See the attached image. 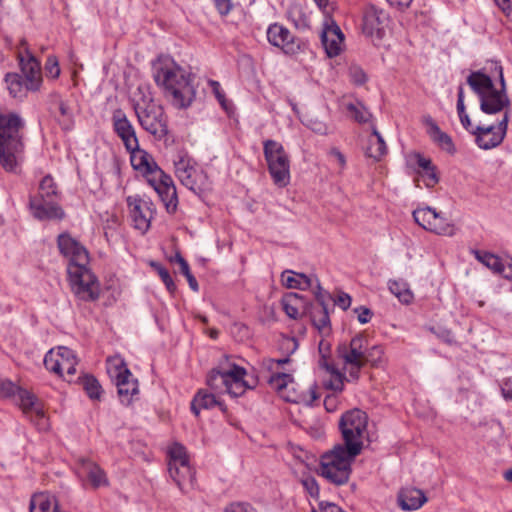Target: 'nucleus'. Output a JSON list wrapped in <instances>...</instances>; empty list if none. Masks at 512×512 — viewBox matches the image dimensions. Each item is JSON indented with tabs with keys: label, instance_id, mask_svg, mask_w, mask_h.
Returning a JSON list of instances; mask_svg holds the SVG:
<instances>
[{
	"label": "nucleus",
	"instance_id": "obj_12",
	"mask_svg": "<svg viewBox=\"0 0 512 512\" xmlns=\"http://www.w3.org/2000/svg\"><path fill=\"white\" fill-rule=\"evenodd\" d=\"M168 472L182 492H187L194 485L195 472L192 469L186 449L174 443L168 450Z\"/></svg>",
	"mask_w": 512,
	"mask_h": 512
},
{
	"label": "nucleus",
	"instance_id": "obj_1",
	"mask_svg": "<svg viewBox=\"0 0 512 512\" xmlns=\"http://www.w3.org/2000/svg\"><path fill=\"white\" fill-rule=\"evenodd\" d=\"M500 89H496L492 79L482 72H472L467 83L480 99V109L486 114H495L504 110L497 126H475L472 134L479 148L488 150L500 145L506 135L510 111V100L506 93V83L502 67H499Z\"/></svg>",
	"mask_w": 512,
	"mask_h": 512
},
{
	"label": "nucleus",
	"instance_id": "obj_64",
	"mask_svg": "<svg viewBox=\"0 0 512 512\" xmlns=\"http://www.w3.org/2000/svg\"><path fill=\"white\" fill-rule=\"evenodd\" d=\"M185 277L188 281L189 287L193 291L197 292L199 290V286H198V282H197L196 278L192 275V273L185 275Z\"/></svg>",
	"mask_w": 512,
	"mask_h": 512
},
{
	"label": "nucleus",
	"instance_id": "obj_23",
	"mask_svg": "<svg viewBox=\"0 0 512 512\" xmlns=\"http://www.w3.org/2000/svg\"><path fill=\"white\" fill-rule=\"evenodd\" d=\"M389 23V16L375 5H368L363 16V32L370 37L381 39Z\"/></svg>",
	"mask_w": 512,
	"mask_h": 512
},
{
	"label": "nucleus",
	"instance_id": "obj_46",
	"mask_svg": "<svg viewBox=\"0 0 512 512\" xmlns=\"http://www.w3.org/2000/svg\"><path fill=\"white\" fill-rule=\"evenodd\" d=\"M315 282H316V286H315L316 290L314 291V295H315L316 301L318 302V305H319L317 308H328L329 302L332 300V297L327 291H324L322 289L317 278H315Z\"/></svg>",
	"mask_w": 512,
	"mask_h": 512
},
{
	"label": "nucleus",
	"instance_id": "obj_5",
	"mask_svg": "<svg viewBox=\"0 0 512 512\" xmlns=\"http://www.w3.org/2000/svg\"><path fill=\"white\" fill-rule=\"evenodd\" d=\"M246 374L247 371L244 367L232 362L229 356H224L218 365L208 373L206 383L216 392L239 397L251 388L244 379Z\"/></svg>",
	"mask_w": 512,
	"mask_h": 512
},
{
	"label": "nucleus",
	"instance_id": "obj_4",
	"mask_svg": "<svg viewBox=\"0 0 512 512\" xmlns=\"http://www.w3.org/2000/svg\"><path fill=\"white\" fill-rule=\"evenodd\" d=\"M17 60L24 76V81L18 73H8L5 76L9 93L14 98L22 97L25 90L38 91L42 84L40 62L29 50L25 39H21L19 43Z\"/></svg>",
	"mask_w": 512,
	"mask_h": 512
},
{
	"label": "nucleus",
	"instance_id": "obj_19",
	"mask_svg": "<svg viewBox=\"0 0 512 512\" xmlns=\"http://www.w3.org/2000/svg\"><path fill=\"white\" fill-rule=\"evenodd\" d=\"M150 184L158 193L168 213H174L177 209V191L171 176L165 174L161 169L149 179Z\"/></svg>",
	"mask_w": 512,
	"mask_h": 512
},
{
	"label": "nucleus",
	"instance_id": "obj_6",
	"mask_svg": "<svg viewBox=\"0 0 512 512\" xmlns=\"http://www.w3.org/2000/svg\"><path fill=\"white\" fill-rule=\"evenodd\" d=\"M359 454H353L342 444L335 445L320 458V474L330 483L343 485L348 482L351 465Z\"/></svg>",
	"mask_w": 512,
	"mask_h": 512
},
{
	"label": "nucleus",
	"instance_id": "obj_56",
	"mask_svg": "<svg viewBox=\"0 0 512 512\" xmlns=\"http://www.w3.org/2000/svg\"><path fill=\"white\" fill-rule=\"evenodd\" d=\"M413 158L415 159L418 167L421 169L420 171L427 170V169L434 167L431 160L429 158L423 157L420 153H415L413 155Z\"/></svg>",
	"mask_w": 512,
	"mask_h": 512
},
{
	"label": "nucleus",
	"instance_id": "obj_20",
	"mask_svg": "<svg viewBox=\"0 0 512 512\" xmlns=\"http://www.w3.org/2000/svg\"><path fill=\"white\" fill-rule=\"evenodd\" d=\"M322 46L329 58L338 56L343 50L344 34L335 20L329 15L325 16L320 35Z\"/></svg>",
	"mask_w": 512,
	"mask_h": 512
},
{
	"label": "nucleus",
	"instance_id": "obj_31",
	"mask_svg": "<svg viewBox=\"0 0 512 512\" xmlns=\"http://www.w3.org/2000/svg\"><path fill=\"white\" fill-rule=\"evenodd\" d=\"M25 414H35L39 419H44V412L36 404V397L26 389L19 388L13 399Z\"/></svg>",
	"mask_w": 512,
	"mask_h": 512
},
{
	"label": "nucleus",
	"instance_id": "obj_41",
	"mask_svg": "<svg viewBox=\"0 0 512 512\" xmlns=\"http://www.w3.org/2000/svg\"><path fill=\"white\" fill-rule=\"evenodd\" d=\"M457 112L463 127L472 133L475 130V127L472 125L469 115L466 113L465 105H464V91L463 87L459 86L458 88V99H457Z\"/></svg>",
	"mask_w": 512,
	"mask_h": 512
},
{
	"label": "nucleus",
	"instance_id": "obj_13",
	"mask_svg": "<svg viewBox=\"0 0 512 512\" xmlns=\"http://www.w3.org/2000/svg\"><path fill=\"white\" fill-rule=\"evenodd\" d=\"M263 152L273 182L278 187H286L290 182V160L281 143L266 140Z\"/></svg>",
	"mask_w": 512,
	"mask_h": 512
},
{
	"label": "nucleus",
	"instance_id": "obj_30",
	"mask_svg": "<svg viewBox=\"0 0 512 512\" xmlns=\"http://www.w3.org/2000/svg\"><path fill=\"white\" fill-rule=\"evenodd\" d=\"M281 304L286 315L296 320L301 317L306 301L302 295L290 292L283 296Z\"/></svg>",
	"mask_w": 512,
	"mask_h": 512
},
{
	"label": "nucleus",
	"instance_id": "obj_49",
	"mask_svg": "<svg viewBox=\"0 0 512 512\" xmlns=\"http://www.w3.org/2000/svg\"><path fill=\"white\" fill-rule=\"evenodd\" d=\"M46 76L56 79L60 75L59 62L56 56H49L45 63Z\"/></svg>",
	"mask_w": 512,
	"mask_h": 512
},
{
	"label": "nucleus",
	"instance_id": "obj_38",
	"mask_svg": "<svg viewBox=\"0 0 512 512\" xmlns=\"http://www.w3.org/2000/svg\"><path fill=\"white\" fill-rule=\"evenodd\" d=\"M303 125L312 130L314 133L319 135H327L328 134V126L327 124L320 120L313 113H306L300 118Z\"/></svg>",
	"mask_w": 512,
	"mask_h": 512
},
{
	"label": "nucleus",
	"instance_id": "obj_33",
	"mask_svg": "<svg viewBox=\"0 0 512 512\" xmlns=\"http://www.w3.org/2000/svg\"><path fill=\"white\" fill-rule=\"evenodd\" d=\"M387 153L386 143L375 126L372 127V134L368 139L366 156L380 161Z\"/></svg>",
	"mask_w": 512,
	"mask_h": 512
},
{
	"label": "nucleus",
	"instance_id": "obj_14",
	"mask_svg": "<svg viewBox=\"0 0 512 512\" xmlns=\"http://www.w3.org/2000/svg\"><path fill=\"white\" fill-rule=\"evenodd\" d=\"M68 279L73 295L79 301L94 302L100 297V284L97 277L87 266L72 267Z\"/></svg>",
	"mask_w": 512,
	"mask_h": 512
},
{
	"label": "nucleus",
	"instance_id": "obj_52",
	"mask_svg": "<svg viewBox=\"0 0 512 512\" xmlns=\"http://www.w3.org/2000/svg\"><path fill=\"white\" fill-rule=\"evenodd\" d=\"M351 80L358 85H362L366 82L367 77L364 71L357 66L351 67L349 70Z\"/></svg>",
	"mask_w": 512,
	"mask_h": 512
},
{
	"label": "nucleus",
	"instance_id": "obj_44",
	"mask_svg": "<svg viewBox=\"0 0 512 512\" xmlns=\"http://www.w3.org/2000/svg\"><path fill=\"white\" fill-rule=\"evenodd\" d=\"M347 110L351 113V116L359 123H366L370 120V112L361 103H349Z\"/></svg>",
	"mask_w": 512,
	"mask_h": 512
},
{
	"label": "nucleus",
	"instance_id": "obj_59",
	"mask_svg": "<svg viewBox=\"0 0 512 512\" xmlns=\"http://www.w3.org/2000/svg\"><path fill=\"white\" fill-rule=\"evenodd\" d=\"M358 313V320L360 323H368L371 319L372 312L366 307H360L355 310Z\"/></svg>",
	"mask_w": 512,
	"mask_h": 512
},
{
	"label": "nucleus",
	"instance_id": "obj_51",
	"mask_svg": "<svg viewBox=\"0 0 512 512\" xmlns=\"http://www.w3.org/2000/svg\"><path fill=\"white\" fill-rule=\"evenodd\" d=\"M209 85L212 88V91L220 105L226 109V97L223 90L221 89L220 83L215 80H210Z\"/></svg>",
	"mask_w": 512,
	"mask_h": 512
},
{
	"label": "nucleus",
	"instance_id": "obj_55",
	"mask_svg": "<svg viewBox=\"0 0 512 512\" xmlns=\"http://www.w3.org/2000/svg\"><path fill=\"white\" fill-rule=\"evenodd\" d=\"M330 157L334 158L339 168L343 170L346 166V158L344 154L338 148H332L329 151Z\"/></svg>",
	"mask_w": 512,
	"mask_h": 512
},
{
	"label": "nucleus",
	"instance_id": "obj_36",
	"mask_svg": "<svg viewBox=\"0 0 512 512\" xmlns=\"http://www.w3.org/2000/svg\"><path fill=\"white\" fill-rule=\"evenodd\" d=\"M388 288L390 292L403 304H410L414 299V294L411 291L409 284L403 279L389 280Z\"/></svg>",
	"mask_w": 512,
	"mask_h": 512
},
{
	"label": "nucleus",
	"instance_id": "obj_25",
	"mask_svg": "<svg viewBox=\"0 0 512 512\" xmlns=\"http://www.w3.org/2000/svg\"><path fill=\"white\" fill-rule=\"evenodd\" d=\"M113 129L117 136L122 140L126 150L135 149L139 144L135 129L128 120L125 113L118 109L114 111L112 116Z\"/></svg>",
	"mask_w": 512,
	"mask_h": 512
},
{
	"label": "nucleus",
	"instance_id": "obj_48",
	"mask_svg": "<svg viewBox=\"0 0 512 512\" xmlns=\"http://www.w3.org/2000/svg\"><path fill=\"white\" fill-rule=\"evenodd\" d=\"M301 484L305 491L312 497L317 499L319 497V486L314 477L306 476L301 479Z\"/></svg>",
	"mask_w": 512,
	"mask_h": 512
},
{
	"label": "nucleus",
	"instance_id": "obj_43",
	"mask_svg": "<svg viewBox=\"0 0 512 512\" xmlns=\"http://www.w3.org/2000/svg\"><path fill=\"white\" fill-rule=\"evenodd\" d=\"M383 348L379 345H374L371 348H368V343L366 344V351L364 352V366L367 363H370L372 366H377L382 362L383 358Z\"/></svg>",
	"mask_w": 512,
	"mask_h": 512
},
{
	"label": "nucleus",
	"instance_id": "obj_28",
	"mask_svg": "<svg viewBox=\"0 0 512 512\" xmlns=\"http://www.w3.org/2000/svg\"><path fill=\"white\" fill-rule=\"evenodd\" d=\"M398 504L404 511H414L427 502L425 493L414 487L402 488L398 493Z\"/></svg>",
	"mask_w": 512,
	"mask_h": 512
},
{
	"label": "nucleus",
	"instance_id": "obj_34",
	"mask_svg": "<svg viewBox=\"0 0 512 512\" xmlns=\"http://www.w3.org/2000/svg\"><path fill=\"white\" fill-rule=\"evenodd\" d=\"M471 253L480 263L485 265L494 273L499 275L500 273H504L505 265L502 263L501 259L497 255L476 249L471 250Z\"/></svg>",
	"mask_w": 512,
	"mask_h": 512
},
{
	"label": "nucleus",
	"instance_id": "obj_27",
	"mask_svg": "<svg viewBox=\"0 0 512 512\" xmlns=\"http://www.w3.org/2000/svg\"><path fill=\"white\" fill-rule=\"evenodd\" d=\"M130 154V161L132 167L143 173L144 175H153L157 171H159V167L154 161L153 157L146 152L145 150L141 149L139 144L136 145V148L127 150Z\"/></svg>",
	"mask_w": 512,
	"mask_h": 512
},
{
	"label": "nucleus",
	"instance_id": "obj_60",
	"mask_svg": "<svg viewBox=\"0 0 512 512\" xmlns=\"http://www.w3.org/2000/svg\"><path fill=\"white\" fill-rule=\"evenodd\" d=\"M501 391L506 400H512V377L503 382Z\"/></svg>",
	"mask_w": 512,
	"mask_h": 512
},
{
	"label": "nucleus",
	"instance_id": "obj_22",
	"mask_svg": "<svg viewBox=\"0 0 512 512\" xmlns=\"http://www.w3.org/2000/svg\"><path fill=\"white\" fill-rule=\"evenodd\" d=\"M269 43L280 48L285 54H296L301 50L302 41L295 38L284 26L274 23L267 29Z\"/></svg>",
	"mask_w": 512,
	"mask_h": 512
},
{
	"label": "nucleus",
	"instance_id": "obj_58",
	"mask_svg": "<svg viewBox=\"0 0 512 512\" xmlns=\"http://www.w3.org/2000/svg\"><path fill=\"white\" fill-rule=\"evenodd\" d=\"M334 303L341 307L343 310H346L351 305V297L346 293H341L338 295Z\"/></svg>",
	"mask_w": 512,
	"mask_h": 512
},
{
	"label": "nucleus",
	"instance_id": "obj_16",
	"mask_svg": "<svg viewBox=\"0 0 512 512\" xmlns=\"http://www.w3.org/2000/svg\"><path fill=\"white\" fill-rule=\"evenodd\" d=\"M78 361L74 351L68 347H58L51 349L44 357V365L47 370L63 377L66 373L71 381V377L76 373Z\"/></svg>",
	"mask_w": 512,
	"mask_h": 512
},
{
	"label": "nucleus",
	"instance_id": "obj_45",
	"mask_svg": "<svg viewBox=\"0 0 512 512\" xmlns=\"http://www.w3.org/2000/svg\"><path fill=\"white\" fill-rule=\"evenodd\" d=\"M418 177L421 178L427 188L434 187L439 181L435 166L427 170L418 171Z\"/></svg>",
	"mask_w": 512,
	"mask_h": 512
},
{
	"label": "nucleus",
	"instance_id": "obj_53",
	"mask_svg": "<svg viewBox=\"0 0 512 512\" xmlns=\"http://www.w3.org/2000/svg\"><path fill=\"white\" fill-rule=\"evenodd\" d=\"M312 512H346V511L342 510L335 503L321 501L318 504V508L313 509Z\"/></svg>",
	"mask_w": 512,
	"mask_h": 512
},
{
	"label": "nucleus",
	"instance_id": "obj_61",
	"mask_svg": "<svg viewBox=\"0 0 512 512\" xmlns=\"http://www.w3.org/2000/svg\"><path fill=\"white\" fill-rule=\"evenodd\" d=\"M175 262L179 265L180 272L184 276L191 273L188 262L180 254L175 255Z\"/></svg>",
	"mask_w": 512,
	"mask_h": 512
},
{
	"label": "nucleus",
	"instance_id": "obj_29",
	"mask_svg": "<svg viewBox=\"0 0 512 512\" xmlns=\"http://www.w3.org/2000/svg\"><path fill=\"white\" fill-rule=\"evenodd\" d=\"M216 406H218L223 413L227 410L226 405L219 401L214 394L199 390L191 402V411L198 416L201 409H211Z\"/></svg>",
	"mask_w": 512,
	"mask_h": 512
},
{
	"label": "nucleus",
	"instance_id": "obj_18",
	"mask_svg": "<svg viewBox=\"0 0 512 512\" xmlns=\"http://www.w3.org/2000/svg\"><path fill=\"white\" fill-rule=\"evenodd\" d=\"M57 244L60 253L68 261L67 272L71 271L72 267L89 265L90 257L87 249L69 234H60L57 239Z\"/></svg>",
	"mask_w": 512,
	"mask_h": 512
},
{
	"label": "nucleus",
	"instance_id": "obj_39",
	"mask_svg": "<svg viewBox=\"0 0 512 512\" xmlns=\"http://www.w3.org/2000/svg\"><path fill=\"white\" fill-rule=\"evenodd\" d=\"M83 389L92 400H100L103 390L99 381L92 375H85L81 380Z\"/></svg>",
	"mask_w": 512,
	"mask_h": 512
},
{
	"label": "nucleus",
	"instance_id": "obj_50",
	"mask_svg": "<svg viewBox=\"0 0 512 512\" xmlns=\"http://www.w3.org/2000/svg\"><path fill=\"white\" fill-rule=\"evenodd\" d=\"M19 386L14 384L12 381L6 380L0 383V396L1 397H12L14 399L15 395L19 390Z\"/></svg>",
	"mask_w": 512,
	"mask_h": 512
},
{
	"label": "nucleus",
	"instance_id": "obj_63",
	"mask_svg": "<svg viewBox=\"0 0 512 512\" xmlns=\"http://www.w3.org/2000/svg\"><path fill=\"white\" fill-rule=\"evenodd\" d=\"M288 362H289V358H283V359H279V360L265 359L263 363L267 368L271 369L274 364L282 365V364H285Z\"/></svg>",
	"mask_w": 512,
	"mask_h": 512
},
{
	"label": "nucleus",
	"instance_id": "obj_24",
	"mask_svg": "<svg viewBox=\"0 0 512 512\" xmlns=\"http://www.w3.org/2000/svg\"><path fill=\"white\" fill-rule=\"evenodd\" d=\"M76 472L79 478L87 480L94 489L109 484L105 471L90 459L79 458L77 460Z\"/></svg>",
	"mask_w": 512,
	"mask_h": 512
},
{
	"label": "nucleus",
	"instance_id": "obj_8",
	"mask_svg": "<svg viewBox=\"0 0 512 512\" xmlns=\"http://www.w3.org/2000/svg\"><path fill=\"white\" fill-rule=\"evenodd\" d=\"M368 416L360 409H352L345 412L339 421V429L344 447L351 450L353 454H360L363 449V442L367 435Z\"/></svg>",
	"mask_w": 512,
	"mask_h": 512
},
{
	"label": "nucleus",
	"instance_id": "obj_37",
	"mask_svg": "<svg viewBox=\"0 0 512 512\" xmlns=\"http://www.w3.org/2000/svg\"><path fill=\"white\" fill-rule=\"evenodd\" d=\"M311 320L314 327L323 336L330 333V318L328 308H313L311 312Z\"/></svg>",
	"mask_w": 512,
	"mask_h": 512
},
{
	"label": "nucleus",
	"instance_id": "obj_40",
	"mask_svg": "<svg viewBox=\"0 0 512 512\" xmlns=\"http://www.w3.org/2000/svg\"><path fill=\"white\" fill-rule=\"evenodd\" d=\"M288 17L297 29L309 28V18L300 6H292L288 11Z\"/></svg>",
	"mask_w": 512,
	"mask_h": 512
},
{
	"label": "nucleus",
	"instance_id": "obj_3",
	"mask_svg": "<svg viewBox=\"0 0 512 512\" xmlns=\"http://www.w3.org/2000/svg\"><path fill=\"white\" fill-rule=\"evenodd\" d=\"M24 125V120L18 114L0 111V165L6 171H15L21 159Z\"/></svg>",
	"mask_w": 512,
	"mask_h": 512
},
{
	"label": "nucleus",
	"instance_id": "obj_21",
	"mask_svg": "<svg viewBox=\"0 0 512 512\" xmlns=\"http://www.w3.org/2000/svg\"><path fill=\"white\" fill-rule=\"evenodd\" d=\"M126 201L134 227L142 232H146L150 227L153 217V203L149 199L138 195L128 196Z\"/></svg>",
	"mask_w": 512,
	"mask_h": 512
},
{
	"label": "nucleus",
	"instance_id": "obj_35",
	"mask_svg": "<svg viewBox=\"0 0 512 512\" xmlns=\"http://www.w3.org/2000/svg\"><path fill=\"white\" fill-rule=\"evenodd\" d=\"M270 385L278 391L282 397H284L287 401L297 402L298 400L291 396L286 395L285 390L289 388V386L293 385V377L287 373H275L269 378Z\"/></svg>",
	"mask_w": 512,
	"mask_h": 512
},
{
	"label": "nucleus",
	"instance_id": "obj_7",
	"mask_svg": "<svg viewBox=\"0 0 512 512\" xmlns=\"http://www.w3.org/2000/svg\"><path fill=\"white\" fill-rule=\"evenodd\" d=\"M29 206L33 216L39 220H56L64 217V211L59 205L57 185L50 175L43 177L38 194L30 197Z\"/></svg>",
	"mask_w": 512,
	"mask_h": 512
},
{
	"label": "nucleus",
	"instance_id": "obj_15",
	"mask_svg": "<svg viewBox=\"0 0 512 512\" xmlns=\"http://www.w3.org/2000/svg\"><path fill=\"white\" fill-rule=\"evenodd\" d=\"M134 110L141 127L156 139L161 140L168 134L167 119L160 105L153 102L145 106L136 104Z\"/></svg>",
	"mask_w": 512,
	"mask_h": 512
},
{
	"label": "nucleus",
	"instance_id": "obj_26",
	"mask_svg": "<svg viewBox=\"0 0 512 512\" xmlns=\"http://www.w3.org/2000/svg\"><path fill=\"white\" fill-rule=\"evenodd\" d=\"M423 124L426 127V132L432 141L437 144L442 150L454 154L456 149L452 138L445 132H443L438 124L429 115L423 117Z\"/></svg>",
	"mask_w": 512,
	"mask_h": 512
},
{
	"label": "nucleus",
	"instance_id": "obj_10",
	"mask_svg": "<svg viewBox=\"0 0 512 512\" xmlns=\"http://www.w3.org/2000/svg\"><path fill=\"white\" fill-rule=\"evenodd\" d=\"M106 369L117 386L120 401L129 405L133 396L139 392L138 380L132 375L124 359L119 355L107 358Z\"/></svg>",
	"mask_w": 512,
	"mask_h": 512
},
{
	"label": "nucleus",
	"instance_id": "obj_17",
	"mask_svg": "<svg viewBox=\"0 0 512 512\" xmlns=\"http://www.w3.org/2000/svg\"><path fill=\"white\" fill-rule=\"evenodd\" d=\"M415 222L427 231L438 235L452 236L454 226L442 214L431 207L418 208L413 211Z\"/></svg>",
	"mask_w": 512,
	"mask_h": 512
},
{
	"label": "nucleus",
	"instance_id": "obj_57",
	"mask_svg": "<svg viewBox=\"0 0 512 512\" xmlns=\"http://www.w3.org/2000/svg\"><path fill=\"white\" fill-rule=\"evenodd\" d=\"M214 3L221 15H227L232 9L231 0H214Z\"/></svg>",
	"mask_w": 512,
	"mask_h": 512
},
{
	"label": "nucleus",
	"instance_id": "obj_32",
	"mask_svg": "<svg viewBox=\"0 0 512 512\" xmlns=\"http://www.w3.org/2000/svg\"><path fill=\"white\" fill-rule=\"evenodd\" d=\"M281 282L288 289L307 290L313 287L312 278L291 270H286L281 274Z\"/></svg>",
	"mask_w": 512,
	"mask_h": 512
},
{
	"label": "nucleus",
	"instance_id": "obj_9",
	"mask_svg": "<svg viewBox=\"0 0 512 512\" xmlns=\"http://www.w3.org/2000/svg\"><path fill=\"white\" fill-rule=\"evenodd\" d=\"M174 168L179 181L195 194L200 195L211 189L207 173L188 154L179 153L174 160Z\"/></svg>",
	"mask_w": 512,
	"mask_h": 512
},
{
	"label": "nucleus",
	"instance_id": "obj_42",
	"mask_svg": "<svg viewBox=\"0 0 512 512\" xmlns=\"http://www.w3.org/2000/svg\"><path fill=\"white\" fill-rule=\"evenodd\" d=\"M331 377L330 380L326 383V387L335 391L341 392L344 389V382L347 381L349 377L348 374H345V371L340 372L337 369H330Z\"/></svg>",
	"mask_w": 512,
	"mask_h": 512
},
{
	"label": "nucleus",
	"instance_id": "obj_11",
	"mask_svg": "<svg viewBox=\"0 0 512 512\" xmlns=\"http://www.w3.org/2000/svg\"><path fill=\"white\" fill-rule=\"evenodd\" d=\"M367 339L358 334L347 343L337 347L338 358L342 362V370L348 374L347 382H355L359 379L360 371L364 367V352L366 351Z\"/></svg>",
	"mask_w": 512,
	"mask_h": 512
},
{
	"label": "nucleus",
	"instance_id": "obj_62",
	"mask_svg": "<svg viewBox=\"0 0 512 512\" xmlns=\"http://www.w3.org/2000/svg\"><path fill=\"white\" fill-rule=\"evenodd\" d=\"M497 6L506 14L512 13V0H494Z\"/></svg>",
	"mask_w": 512,
	"mask_h": 512
},
{
	"label": "nucleus",
	"instance_id": "obj_54",
	"mask_svg": "<svg viewBox=\"0 0 512 512\" xmlns=\"http://www.w3.org/2000/svg\"><path fill=\"white\" fill-rule=\"evenodd\" d=\"M225 512H255L248 503H232L226 507Z\"/></svg>",
	"mask_w": 512,
	"mask_h": 512
},
{
	"label": "nucleus",
	"instance_id": "obj_47",
	"mask_svg": "<svg viewBox=\"0 0 512 512\" xmlns=\"http://www.w3.org/2000/svg\"><path fill=\"white\" fill-rule=\"evenodd\" d=\"M152 266L158 272V274H159L161 280L163 281V283L165 284L166 288L170 292H173L176 289V286H175L174 281H173L172 277L170 276L168 270L158 263H152Z\"/></svg>",
	"mask_w": 512,
	"mask_h": 512
},
{
	"label": "nucleus",
	"instance_id": "obj_2",
	"mask_svg": "<svg viewBox=\"0 0 512 512\" xmlns=\"http://www.w3.org/2000/svg\"><path fill=\"white\" fill-rule=\"evenodd\" d=\"M153 78L173 106L189 107L196 95L193 77L169 56H160L153 66Z\"/></svg>",
	"mask_w": 512,
	"mask_h": 512
}]
</instances>
